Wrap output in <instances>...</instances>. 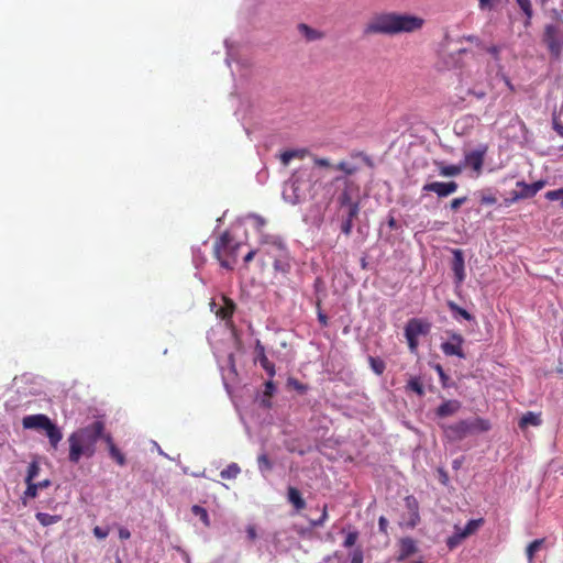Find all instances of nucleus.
Returning a JSON list of instances; mask_svg holds the SVG:
<instances>
[{"label":"nucleus","instance_id":"nucleus-1","mask_svg":"<svg viewBox=\"0 0 563 563\" xmlns=\"http://www.w3.org/2000/svg\"><path fill=\"white\" fill-rule=\"evenodd\" d=\"M107 434L104 422L101 420H95L74 430L67 438L68 462L77 465L81 459H92L97 453L98 443L104 442Z\"/></svg>","mask_w":563,"mask_h":563},{"label":"nucleus","instance_id":"nucleus-2","mask_svg":"<svg viewBox=\"0 0 563 563\" xmlns=\"http://www.w3.org/2000/svg\"><path fill=\"white\" fill-rule=\"evenodd\" d=\"M423 19L396 12L382 13L374 16L366 25L367 34H387L410 33L422 27Z\"/></svg>","mask_w":563,"mask_h":563},{"label":"nucleus","instance_id":"nucleus-3","mask_svg":"<svg viewBox=\"0 0 563 563\" xmlns=\"http://www.w3.org/2000/svg\"><path fill=\"white\" fill-rule=\"evenodd\" d=\"M317 180L318 177L313 167H300L284 184V200L290 205H298L306 201Z\"/></svg>","mask_w":563,"mask_h":563},{"label":"nucleus","instance_id":"nucleus-4","mask_svg":"<svg viewBox=\"0 0 563 563\" xmlns=\"http://www.w3.org/2000/svg\"><path fill=\"white\" fill-rule=\"evenodd\" d=\"M262 244L265 245L266 254L273 260L275 273L287 276L292 268L294 257L284 240L277 235H265L262 238Z\"/></svg>","mask_w":563,"mask_h":563},{"label":"nucleus","instance_id":"nucleus-5","mask_svg":"<svg viewBox=\"0 0 563 563\" xmlns=\"http://www.w3.org/2000/svg\"><path fill=\"white\" fill-rule=\"evenodd\" d=\"M440 427L450 442H459L471 434L487 432L492 426L487 419L474 417L451 424L442 423Z\"/></svg>","mask_w":563,"mask_h":563},{"label":"nucleus","instance_id":"nucleus-6","mask_svg":"<svg viewBox=\"0 0 563 563\" xmlns=\"http://www.w3.org/2000/svg\"><path fill=\"white\" fill-rule=\"evenodd\" d=\"M22 426L26 430L43 432L48 439L53 450H57L63 439L62 429L44 413L29 415L23 417Z\"/></svg>","mask_w":563,"mask_h":563},{"label":"nucleus","instance_id":"nucleus-7","mask_svg":"<svg viewBox=\"0 0 563 563\" xmlns=\"http://www.w3.org/2000/svg\"><path fill=\"white\" fill-rule=\"evenodd\" d=\"M239 243H233V239L229 232H223L214 243V255L219 261L221 267L225 269H233V264L228 257H236Z\"/></svg>","mask_w":563,"mask_h":563},{"label":"nucleus","instance_id":"nucleus-8","mask_svg":"<svg viewBox=\"0 0 563 563\" xmlns=\"http://www.w3.org/2000/svg\"><path fill=\"white\" fill-rule=\"evenodd\" d=\"M543 41L552 57L559 58L563 51V32L558 25L548 24L544 29Z\"/></svg>","mask_w":563,"mask_h":563},{"label":"nucleus","instance_id":"nucleus-9","mask_svg":"<svg viewBox=\"0 0 563 563\" xmlns=\"http://www.w3.org/2000/svg\"><path fill=\"white\" fill-rule=\"evenodd\" d=\"M545 185V181L538 180L532 184H527L523 180L517 183V187L520 188L519 191H512L511 197L507 198L505 200L506 206H510L511 203L520 200V199H527L532 198L537 195L538 191H540Z\"/></svg>","mask_w":563,"mask_h":563},{"label":"nucleus","instance_id":"nucleus-10","mask_svg":"<svg viewBox=\"0 0 563 563\" xmlns=\"http://www.w3.org/2000/svg\"><path fill=\"white\" fill-rule=\"evenodd\" d=\"M464 338L456 332L449 333V340L441 343V351L446 356H457L465 358L466 355L463 351Z\"/></svg>","mask_w":563,"mask_h":563},{"label":"nucleus","instance_id":"nucleus-11","mask_svg":"<svg viewBox=\"0 0 563 563\" xmlns=\"http://www.w3.org/2000/svg\"><path fill=\"white\" fill-rule=\"evenodd\" d=\"M335 181H343L344 184V188L338 198L341 208H351L352 205H360L358 201L353 200V194L358 192V186L353 180L338 176Z\"/></svg>","mask_w":563,"mask_h":563},{"label":"nucleus","instance_id":"nucleus-12","mask_svg":"<svg viewBox=\"0 0 563 563\" xmlns=\"http://www.w3.org/2000/svg\"><path fill=\"white\" fill-rule=\"evenodd\" d=\"M459 188L456 181H432L427 183L422 187V191L426 192H434L438 198H446L450 195L454 194Z\"/></svg>","mask_w":563,"mask_h":563},{"label":"nucleus","instance_id":"nucleus-13","mask_svg":"<svg viewBox=\"0 0 563 563\" xmlns=\"http://www.w3.org/2000/svg\"><path fill=\"white\" fill-rule=\"evenodd\" d=\"M430 331V323L418 318L410 319L405 327V336L418 338Z\"/></svg>","mask_w":563,"mask_h":563},{"label":"nucleus","instance_id":"nucleus-14","mask_svg":"<svg viewBox=\"0 0 563 563\" xmlns=\"http://www.w3.org/2000/svg\"><path fill=\"white\" fill-rule=\"evenodd\" d=\"M455 283L457 285L462 284L465 279V262H464V254L463 251L460 249L453 250V260H452V266H451Z\"/></svg>","mask_w":563,"mask_h":563},{"label":"nucleus","instance_id":"nucleus-15","mask_svg":"<svg viewBox=\"0 0 563 563\" xmlns=\"http://www.w3.org/2000/svg\"><path fill=\"white\" fill-rule=\"evenodd\" d=\"M485 153H486V148H477V150L465 153L464 162H463L462 166H470L476 173H481L483 163H484Z\"/></svg>","mask_w":563,"mask_h":563},{"label":"nucleus","instance_id":"nucleus-16","mask_svg":"<svg viewBox=\"0 0 563 563\" xmlns=\"http://www.w3.org/2000/svg\"><path fill=\"white\" fill-rule=\"evenodd\" d=\"M360 205H352L351 208H346V213L342 217L340 230L341 233L349 236L352 233L353 221L360 213Z\"/></svg>","mask_w":563,"mask_h":563},{"label":"nucleus","instance_id":"nucleus-17","mask_svg":"<svg viewBox=\"0 0 563 563\" xmlns=\"http://www.w3.org/2000/svg\"><path fill=\"white\" fill-rule=\"evenodd\" d=\"M255 361L258 362L264 371L268 374V376L273 378L276 374L275 365L267 358L265 354V347L260 340H257L255 343Z\"/></svg>","mask_w":563,"mask_h":563},{"label":"nucleus","instance_id":"nucleus-18","mask_svg":"<svg viewBox=\"0 0 563 563\" xmlns=\"http://www.w3.org/2000/svg\"><path fill=\"white\" fill-rule=\"evenodd\" d=\"M26 489L23 493V496L21 497L22 504L26 506L27 499H33L37 497V493L40 489L47 488L52 485L51 479H43L41 482L35 483L34 481L25 483Z\"/></svg>","mask_w":563,"mask_h":563},{"label":"nucleus","instance_id":"nucleus-19","mask_svg":"<svg viewBox=\"0 0 563 563\" xmlns=\"http://www.w3.org/2000/svg\"><path fill=\"white\" fill-rule=\"evenodd\" d=\"M462 407V404L460 400L456 399H449L443 401L437 409H435V416L438 418H446L454 416L460 411Z\"/></svg>","mask_w":563,"mask_h":563},{"label":"nucleus","instance_id":"nucleus-20","mask_svg":"<svg viewBox=\"0 0 563 563\" xmlns=\"http://www.w3.org/2000/svg\"><path fill=\"white\" fill-rule=\"evenodd\" d=\"M417 552H418L417 542L410 537L402 538L399 541V554L397 556V560L405 561L409 556L416 554Z\"/></svg>","mask_w":563,"mask_h":563},{"label":"nucleus","instance_id":"nucleus-21","mask_svg":"<svg viewBox=\"0 0 563 563\" xmlns=\"http://www.w3.org/2000/svg\"><path fill=\"white\" fill-rule=\"evenodd\" d=\"M545 549L544 539L533 540L526 549V554L529 563H534V560L541 558V553Z\"/></svg>","mask_w":563,"mask_h":563},{"label":"nucleus","instance_id":"nucleus-22","mask_svg":"<svg viewBox=\"0 0 563 563\" xmlns=\"http://www.w3.org/2000/svg\"><path fill=\"white\" fill-rule=\"evenodd\" d=\"M405 504L410 515L409 525L415 527L420 521L418 500L413 496H407L405 498Z\"/></svg>","mask_w":563,"mask_h":563},{"label":"nucleus","instance_id":"nucleus-23","mask_svg":"<svg viewBox=\"0 0 563 563\" xmlns=\"http://www.w3.org/2000/svg\"><path fill=\"white\" fill-rule=\"evenodd\" d=\"M104 443L108 446L110 456L121 466L125 465V456L124 454L117 448V445L113 442V438L111 433L108 432L106 435Z\"/></svg>","mask_w":563,"mask_h":563},{"label":"nucleus","instance_id":"nucleus-24","mask_svg":"<svg viewBox=\"0 0 563 563\" xmlns=\"http://www.w3.org/2000/svg\"><path fill=\"white\" fill-rule=\"evenodd\" d=\"M434 164L438 167L439 175L442 177L459 176L463 170L462 165H446L444 162H434Z\"/></svg>","mask_w":563,"mask_h":563},{"label":"nucleus","instance_id":"nucleus-25","mask_svg":"<svg viewBox=\"0 0 563 563\" xmlns=\"http://www.w3.org/2000/svg\"><path fill=\"white\" fill-rule=\"evenodd\" d=\"M287 499L297 510H302L306 508V501L302 498L300 492L296 487H288Z\"/></svg>","mask_w":563,"mask_h":563},{"label":"nucleus","instance_id":"nucleus-26","mask_svg":"<svg viewBox=\"0 0 563 563\" xmlns=\"http://www.w3.org/2000/svg\"><path fill=\"white\" fill-rule=\"evenodd\" d=\"M448 307H449L450 311L452 312L453 318L455 320H460V319H463V320H466V321H474L475 320L473 314H471L467 310H465L464 308L460 307L457 303H455L452 300L448 301Z\"/></svg>","mask_w":563,"mask_h":563},{"label":"nucleus","instance_id":"nucleus-27","mask_svg":"<svg viewBox=\"0 0 563 563\" xmlns=\"http://www.w3.org/2000/svg\"><path fill=\"white\" fill-rule=\"evenodd\" d=\"M542 422L540 413H534L532 411L526 412L519 420V427L526 428L528 426H540Z\"/></svg>","mask_w":563,"mask_h":563},{"label":"nucleus","instance_id":"nucleus-28","mask_svg":"<svg viewBox=\"0 0 563 563\" xmlns=\"http://www.w3.org/2000/svg\"><path fill=\"white\" fill-rule=\"evenodd\" d=\"M465 538H467V537L464 536L462 528L455 526L454 533L452 536H450L446 540V545L449 549L452 550V549L456 548Z\"/></svg>","mask_w":563,"mask_h":563},{"label":"nucleus","instance_id":"nucleus-29","mask_svg":"<svg viewBox=\"0 0 563 563\" xmlns=\"http://www.w3.org/2000/svg\"><path fill=\"white\" fill-rule=\"evenodd\" d=\"M257 467L260 473L265 476L273 470V462L269 460L266 453H262L257 457Z\"/></svg>","mask_w":563,"mask_h":563},{"label":"nucleus","instance_id":"nucleus-30","mask_svg":"<svg viewBox=\"0 0 563 563\" xmlns=\"http://www.w3.org/2000/svg\"><path fill=\"white\" fill-rule=\"evenodd\" d=\"M35 518L43 527L52 526L60 520V516L46 512H36Z\"/></svg>","mask_w":563,"mask_h":563},{"label":"nucleus","instance_id":"nucleus-31","mask_svg":"<svg viewBox=\"0 0 563 563\" xmlns=\"http://www.w3.org/2000/svg\"><path fill=\"white\" fill-rule=\"evenodd\" d=\"M298 30H299L300 34L303 35L308 41H316L321 37L320 32L308 26L305 23H300L298 25Z\"/></svg>","mask_w":563,"mask_h":563},{"label":"nucleus","instance_id":"nucleus-32","mask_svg":"<svg viewBox=\"0 0 563 563\" xmlns=\"http://www.w3.org/2000/svg\"><path fill=\"white\" fill-rule=\"evenodd\" d=\"M191 512L200 519L206 528L210 527V518L206 508L199 505H194L191 507Z\"/></svg>","mask_w":563,"mask_h":563},{"label":"nucleus","instance_id":"nucleus-33","mask_svg":"<svg viewBox=\"0 0 563 563\" xmlns=\"http://www.w3.org/2000/svg\"><path fill=\"white\" fill-rule=\"evenodd\" d=\"M240 466L236 463H231L220 472V476L223 479H232L235 478L240 474Z\"/></svg>","mask_w":563,"mask_h":563},{"label":"nucleus","instance_id":"nucleus-34","mask_svg":"<svg viewBox=\"0 0 563 563\" xmlns=\"http://www.w3.org/2000/svg\"><path fill=\"white\" fill-rule=\"evenodd\" d=\"M40 471H41V467H40L38 462L35 461V460L32 461L29 464V467H27L26 476H25V479H24L25 483L34 481L38 476Z\"/></svg>","mask_w":563,"mask_h":563},{"label":"nucleus","instance_id":"nucleus-35","mask_svg":"<svg viewBox=\"0 0 563 563\" xmlns=\"http://www.w3.org/2000/svg\"><path fill=\"white\" fill-rule=\"evenodd\" d=\"M516 2L527 16L526 25H529L533 14L531 0H516Z\"/></svg>","mask_w":563,"mask_h":563},{"label":"nucleus","instance_id":"nucleus-36","mask_svg":"<svg viewBox=\"0 0 563 563\" xmlns=\"http://www.w3.org/2000/svg\"><path fill=\"white\" fill-rule=\"evenodd\" d=\"M408 388L415 391L418 396H424V387L419 377H412L408 382Z\"/></svg>","mask_w":563,"mask_h":563},{"label":"nucleus","instance_id":"nucleus-37","mask_svg":"<svg viewBox=\"0 0 563 563\" xmlns=\"http://www.w3.org/2000/svg\"><path fill=\"white\" fill-rule=\"evenodd\" d=\"M484 520L483 519H471L464 528H462V531L464 536L468 537L473 534L482 525Z\"/></svg>","mask_w":563,"mask_h":563},{"label":"nucleus","instance_id":"nucleus-38","mask_svg":"<svg viewBox=\"0 0 563 563\" xmlns=\"http://www.w3.org/2000/svg\"><path fill=\"white\" fill-rule=\"evenodd\" d=\"M549 201H559L560 207L563 209V187L554 190H549L544 195Z\"/></svg>","mask_w":563,"mask_h":563},{"label":"nucleus","instance_id":"nucleus-39","mask_svg":"<svg viewBox=\"0 0 563 563\" xmlns=\"http://www.w3.org/2000/svg\"><path fill=\"white\" fill-rule=\"evenodd\" d=\"M368 361L371 364V368L373 369L374 373H376L377 375H380L384 373L385 367H386L384 361H382L380 358H377V357H373V356H369Z\"/></svg>","mask_w":563,"mask_h":563},{"label":"nucleus","instance_id":"nucleus-40","mask_svg":"<svg viewBox=\"0 0 563 563\" xmlns=\"http://www.w3.org/2000/svg\"><path fill=\"white\" fill-rule=\"evenodd\" d=\"M336 169L343 172L345 175H353L354 173L357 172V166L349 163V162H340L336 166H335Z\"/></svg>","mask_w":563,"mask_h":563},{"label":"nucleus","instance_id":"nucleus-41","mask_svg":"<svg viewBox=\"0 0 563 563\" xmlns=\"http://www.w3.org/2000/svg\"><path fill=\"white\" fill-rule=\"evenodd\" d=\"M323 563H345V556L342 552L335 551L323 559Z\"/></svg>","mask_w":563,"mask_h":563},{"label":"nucleus","instance_id":"nucleus-42","mask_svg":"<svg viewBox=\"0 0 563 563\" xmlns=\"http://www.w3.org/2000/svg\"><path fill=\"white\" fill-rule=\"evenodd\" d=\"M288 385L291 386L294 389H296L299 394H305L308 390V386L305 384H301L296 378H289Z\"/></svg>","mask_w":563,"mask_h":563},{"label":"nucleus","instance_id":"nucleus-43","mask_svg":"<svg viewBox=\"0 0 563 563\" xmlns=\"http://www.w3.org/2000/svg\"><path fill=\"white\" fill-rule=\"evenodd\" d=\"M358 538L357 531H351L346 534L345 540L343 542V547L351 548L355 544L356 540Z\"/></svg>","mask_w":563,"mask_h":563},{"label":"nucleus","instance_id":"nucleus-44","mask_svg":"<svg viewBox=\"0 0 563 563\" xmlns=\"http://www.w3.org/2000/svg\"><path fill=\"white\" fill-rule=\"evenodd\" d=\"M298 155V152L297 151H286L284 153H282L280 155V161L284 165H288L289 162Z\"/></svg>","mask_w":563,"mask_h":563},{"label":"nucleus","instance_id":"nucleus-45","mask_svg":"<svg viewBox=\"0 0 563 563\" xmlns=\"http://www.w3.org/2000/svg\"><path fill=\"white\" fill-rule=\"evenodd\" d=\"M276 393V385L272 379L267 380L265 383V389L263 391V395L267 397H272Z\"/></svg>","mask_w":563,"mask_h":563},{"label":"nucleus","instance_id":"nucleus-46","mask_svg":"<svg viewBox=\"0 0 563 563\" xmlns=\"http://www.w3.org/2000/svg\"><path fill=\"white\" fill-rule=\"evenodd\" d=\"M467 201V197H459L451 201L450 209L453 211H456L462 205H464Z\"/></svg>","mask_w":563,"mask_h":563},{"label":"nucleus","instance_id":"nucleus-47","mask_svg":"<svg viewBox=\"0 0 563 563\" xmlns=\"http://www.w3.org/2000/svg\"><path fill=\"white\" fill-rule=\"evenodd\" d=\"M350 563H363V551L361 549L352 551Z\"/></svg>","mask_w":563,"mask_h":563},{"label":"nucleus","instance_id":"nucleus-48","mask_svg":"<svg viewBox=\"0 0 563 563\" xmlns=\"http://www.w3.org/2000/svg\"><path fill=\"white\" fill-rule=\"evenodd\" d=\"M468 96H474L476 99L482 100L486 97V91L484 89L472 88L467 90Z\"/></svg>","mask_w":563,"mask_h":563},{"label":"nucleus","instance_id":"nucleus-49","mask_svg":"<svg viewBox=\"0 0 563 563\" xmlns=\"http://www.w3.org/2000/svg\"><path fill=\"white\" fill-rule=\"evenodd\" d=\"M93 534L98 539H106L108 537V534H109V530L104 529L102 527L96 526L93 528Z\"/></svg>","mask_w":563,"mask_h":563},{"label":"nucleus","instance_id":"nucleus-50","mask_svg":"<svg viewBox=\"0 0 563 563\" xmlns=\"http://www.w3.org/2000/svg\"><path fill=\"white\" fill-rule=\"evenodd\" d=\"M481 202H482V205H487V206H488V205H495V203L497 202V199H496V197H495L494 195H492V194H488V195L483 194V195L481 196Z\"/></svg>","mask_w":563,"mask_h":563},{"label":"nucleus","instance_id":"nucleus-51","mask_svg":"<svg viewBox=\"0 0 563 563\" xmlns=\"http://www.w3.org/2000/svg\"><path fill=\"white\" fill-rule=\"evenodd\" d=\"M246 537L249 540L254 541L257 538L256 528L254 525H247L245 528Z\"/></svg>","mask_w":563,"mask_h":563},{"label":"nucleus","instance_id":"nucleus-52","mask_svg":"<svg viewBox=\"0 0 563 563\" xmlns=\"http://www.w3.org/2000/svg\"><path fill=\"white\" fill-rule=\"evenodd\" d=\"M250 218L254 220L257 230H261L266 224V221L262 216L253 213Z\"/></svg>","mask_w":563,"mask_h":563},{"label":"nucleus","instance_id":"nucleus-53","mask_svg":"<svg viewBox=\"0 0 563 563\" xmlns=\"http://www.w3.org/2000/svg\"><path fill=\"white\" fill-rule=\"evenodd\" d=\"M552 128L560 136H563V124L555 115L552 119Z\"/></svg>","mask_w":563,"mask_h":563},{"label":"nucleus","instance_id":"nucleus-54","mask_svg":"<svg viewBox=\"0 0 563 563\" xmlns=\"http://www.w3.org/2000/svg\"><path fill=\"white\" fill-rule=\"evenodd\" d=\"M486 51L494 57L495 60H499L500 46L492 45Z\"/></svg>","mask_w":563,"mask_h":563},{"label":"nucleus","instance_id":"nucleus-55","mask_svg":"<svg viewBox=\"0 0 563 563\" xmlns=\"http://www.w3.org/2000/svg\"><path fill=\"white\" fill-rule=\"evenodd\" d=\"M257 400L260 402V406L263 407V408H271L272 407L271 397H267L265 395H261L257 398Z\"/></svg>","mask_w":563,"mask_h":563},{"label":"nucleus","instance_id":"nucleus-56","mask_svg":"<svg viewBox=\"0 0 563 563\" xmlns=\"http://www.w3.org/2000/svg\"><path fill=\"white\" fill-rule=\"evenodd\" d=\"M434 368H435L437 373L439 374V377H440V379H441L442 384H443V385H445V380H446L449 377H448V375L445 374V372H444L443 367H442L440 364H437V365L434 366Z\"/></svg>","mask_w":563,"mask_h":563},{"label":"nucleus","instance_id":"nucleus-57","mask_svg":"<svg viewBox=\"0 0 563 563\" xmlns=\"http://www.w3.org/2000/svg\"><path fill=\"white\" fill-rule=\"evenodd\" d=\"M387 527H388V520L384 516H380L379 519H378L379 531L386 533L387 532Z\"/></svg>","mask_w":563,"mask_h":563},{"label":"nucleus","instance_id":"nucleus-58","mask_svg":"<svg viewBox=\"0 0 563 563\" xmlns=\"http://www.w3.org/2000/svg\"><path fill=\"white\" fill-rule=\"evenodd\" d=\"M406 339H407L410 351L411 352L416 351L418 347V338L406 336Z\"/></svg>","mask_w":563,"mask_h":563},{"label":"nucleus","instance_id":"nucleus-59","mask_svg":"<svg viewBox=\"0 0 563 563\" xmlns=\"http://www.w3.org/2000/svg\"><path fill=\"white\" fill-rule=\"evenodd\" d=\"M131 537V532L128 528H120L119 529V538L121 540H128Z\"/></svg>","mask_w":563,"mask_h":563},{"label":"nucleus","instance_id":"nucleus-60","mask_svg":"<svg viewBox=\"0 0 563 563\" xmlns=\"http://www.w3.org/2000/svg\"><path fill=\"white\" fill-rule=\"evenodd\" d=\"M481 10H490L493 8L492 0H478Z\"/></svg>","mask_w":563,"mask_h":563},{"label":"nucleus","instance_id":"nucleus-61","mask_svg":"<svg viewBox=\"0 0 563 563\" xmlns=\"http://www.w3.org/2000/svg\"><path fill=\"white\" fill-rule=\"evenodd\" d=\"M224 45H225V47H227V58H225V63H227V65H229V66H230V64H231V58H232V54H231V46H230V44H229V40H225V41H224Z\"/></svg>","mask_w":563,"mask_h":563},{"label":"nucleus","instance_id":"nucleus-62","mask_svg":"<svg viewBox=\"0 0 563 563\" xmlns=\"http://www.w3.org/2000/svg\"><path fill=\"white\" fill-rule=\"evenodd\" d=\"M203 261L205 258L199 250L197 252H194V263L196 266H198L199 263H203Z\"/></svg>","mask_w":563,"mask_h":563},{"label":"nucleus","instance_id":"nucleus-63","mask_svg":"<svg viewBox=\"0 0 563 563\" xmlns=\"http://www.w3.org/2000/svg\"><path fill=\"white\" fill-rule=\"evenodd\" d=\"M314 164L320 167H329L330 162L327 158H314Z\"/></svg>","mask_w":563,"mask_h":563},{"label":"nucleus","instance_id":"nucleus-64","mask_svg":"<svg viewBox=\"0 0 563 563\" xmlns=\"http://www.w3.org/2000/svg\"><path fill=\"white\" fill-rule=\"evenodd\" d=\"M387 224L391 230H396L398 228L397 221L393 216L389 217Z\"/></svg>","mask_w":563,"mask_h":563}]
</instances>
